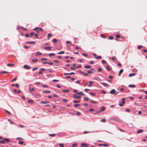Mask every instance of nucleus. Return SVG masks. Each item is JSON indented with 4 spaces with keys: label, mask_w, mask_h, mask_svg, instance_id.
Here are the masks:
<instances>
[{
    "label": "nucleus",
    "mask_w": 147,
    "mask_h": 147,
    "mask_svg": "<svg viewBox=\"0 0 147 147\" xmlns=\"http://www.w3.org/2000/svg\"><path fill=\"white\" fill-rule=\"evenodd\" d=\"M38 61V60L37 59H33L32 61L33 62H36Z\"/></svg>",
    "instance_id": "49"
},
{
    "label": "nucleus",
    "mask_w": 147,
    "mask_h": 147,
    "mask_svg": "<svg viewBox=\"0 0 147 147\" xmlns=\"http://www.w3.org/2000/svg\"><path fill=\"white\" fill-rule=\"evenodd\" d=\"M73 97L74 98L76 99H79L81 98L80 96H77L76 94H74L73 95Z\"/></svg>",
    "instance_id": "1"
},
{
    "label": "nucleus",
    "mask_w": 147,
    "mask_h": 147,
    "mask_svg": "<svg viewBox=\"0 0 147 147\" xmlns=\"http://www.w3.org/2000/svg\"><path fill=\"white\" fill-rule=\"evenodd\" d=\"M89 133V131H84L83 132V134H86L88 133Z\"/></svg>",
    "instance_id": "55"
},
{
    "label": "nucleus",
    "mask_w": 147,
    "mask_h": 147,
    "mask_svg": "<svg viewBox=\"0 0 147 147\" xmlns=\"http://www.w3.org/2000/svg\"><path fill=\"white\" fill-rule=\"evenodd\" d=\"M34 90L33 88H32L31 89H30V88H29V90L31 92H32V91H34Z\"/></svg>",
    "instance_id": "42"
},
{
    "label": "nucleus",
    "mask_w": 147,
    "mask_h": 147,
    "mask_svg": "<svg viewBox=\"0 0 147 147\" xmlns=\"http://www.w3.org/2000/svg\"><path fill=\"white\" fill-rule=\"evenodd\" d=\"M74 67H71L70 68V69L72 70H74L76 69V68L75 67H74L76 66V65H73Z\"/></svg>",
    "instance_id": "13"
},
{
    "label": "nucleus",
    "mask_w": 147,
    "mask_h": 147,
    "mask_svg": "<svg viewBox=\"0 0 147 147\" xmlns=\"http://www.w3.org/2000/svg\"><path fill=\"white\" fill-rule=\"evenodd\" d=\"M128 86L130 88H134L135 87V85H129Z\"/></svg>",
    "instance_id": "23"
},
{
    "label": "nucleus",
    "mask_w": 147,
    "mask_h": 147,
    "mask_svg": "<svg viewBox=\"0 0 147 147\" xmlns=\"http://www.w3.org/2000/svg\"><path fill=\"white\" fill-rule=\"evenodd\" d=\"M80 80H78V81H76V83H78V84H80Z\"/></svg>",
    "instance_id": "59"
},
{
    "label": "nucleus",
    "mask_w": 147,
    "mask_h": 147,
    "mask_svg": "<svg viewBox=\"0 0 147 147\" xmlns=\"http://www.w3.org/2000/svg\"><path fill=\"white\" fill-rule=\"evenodd\" d=\"M56 135L55 134H49V136H50L53 137L55 136Z\"/></svg>",
    "instance_id": "34"
},
{
    "label": "nucleus",
    "mask_w": 147,
    "mask_h": 147,
    "mask_svg": "<svg viewBox=\"0 0 147 147\" xmlns=\"http://www.w3.org/2000/svg\"><path fill=\"white\" fill-rule=\"evenodd\" d=\"M3 140H5V142H6L7 143H8L10 141V140L7 138H3Z\"/></svg>",
    "instance_id": "4"
},
{
    "label": "nucleus",
    "mask_w": 147,
    "mask_h": 147,
    "mask_svg": "<svg viewBox=\"0 0 147 147\" xmlns=\"http://www.w3.org/2000/svg\"><path fill=\"white\" fill-rule=\"evenodd\" d=\"M100 83L104 86H107V84L105 83L101 82Z\"/></svg>",
    "instance_id": "17"
},
{
    "label": "nucleus",
    "mask_w": 147,
    "mask_h": 147,
    "mask_svg": "<svg viewBox=\"0 0 147 147\" xmlns=\"http://www.w3.org/2000/svg\"><path fill=\"white\" fill-rule=\"evenodd\" d=\"M100 121H102V122H105V121H106V119H101L100 120Z\"/></svg>",
    "instance_id": "46"
},
{
    "label": "nucleus",
    "mask_w": 147,
    "mask_h": 147,
    "mask_svg": "<svg viewBox=\"0 0 147 147\" xmlns=\"http://www.w3.org/2000/svg\"><path fill=\"white\" fill-rule=\"evenodd\" d=\"M7 120L11 124H13V122L10 119H8Z\"/></svg>",
    "instance_id": "24"
},
{
    "label": "nucleus",
    "mask_w": 147,
    "mask_h": 147,
    "mask_svg": "<svg viewBox=\"0 0 147 147\" xmlns=\"http://www.w3.org/2000/svg\"><path fill=\"white\" fill-rule=\"evenodd\" d=\"M52 81L54 82H59V80H58L54 79L52 80Z\"/></svg>",
    "instance_id": "60"
},
{
    "label": "nucleus",
    "mask_w": 147,
    "mask_h": 147,
    "mask_svg": "<svg viewBox=\"0 0 147 147\" xmlns=\"http://www.w3.org/2000/svg\"><path fill=\"white\" fill-rule=\"evenodd\" d=\"M5 143V140H3V138L0 141V144H4Z\"/></svg>",
    "instance_id": "26"
},
{
    "label": "nucleus",
    "mask_w": 147,
    "mask_h": 147,
    "mask_svg": "<svg viewBox=\"0 0 147 147\" xmlns=\"http://www.w3.org/2000/svg\"><path fill=\"white\" fill-rule=\"evenodd\" d=\"M34 34V33L33 32H31L30 34V36H32Z\"/></svg>",
    "instance_id": "52"
},
{
    "label": "nucleus",
    "mask_w": 147,
    "mask_h": 147,
    "mask_svg": "<svg viewBox=\"0 0 147 147\" xmlns=\"http://www.w3.org/2000/svg\"><path fill=\"white\" fill-rule=\"evenodd\" d=\"M62 90V91L64 92H69V90H64L63 89Z\"/></svg>",
    "instance_id": "32"
},
{
    "label": "nucleus",
    "mask_w": 147,
    "mask_h": 147,
    "mask_svg": "<svg viewBox=\"0 0 147 147\" xmlns=\"http://www.w3.org/2000/svg\"><path fill=\"white\" fill-rule=\"evenodd\" d=\"M77 145V144L76 143H74V144H73L72 145V146L73 147H74L75 146H76Z\"/></svg>",
    "instance_id": "63"
},
{
    "label": "nucleus",
    "mask_w": 147,
    "mask_h": 147,
    "mask_svg": "<svg viewBox=\"0 0 147 147\" xmlns=\"http://www.w3.org/2000/svg\"><path fill=\"white\" fill-rule=\"evenodd\" d=\"M142 47V46L139 45L138 46V49H140Z\"/></svg>",
    "instance_id": "57"
},
{
    "label": "nucleus",
    "mask_w": 147,
    "mask_h": 147,
    "mask_svg": "<svg viewBox=\"0 0 147 147\" xmlns=\"http://www.w3.org/2000/svg\"><path fill=\"white\" fill-rule=\"evenodd\" d=\"M5 111L7 113V114H8L9 115H10L11 113L10 112L6 110H5Z\"/></svg>",
    "instance_id": "44"
},
{
    "label": "nucleus",
    "mask_w": 147,
    "mask_h": 147,
    "mask_svg": "<svg viewBox=\"0 0 147 147\" xmlns=\"http://www.w3.org/2000/svg\"><path fill=\"white\" fill-rule=\"evenodd\" d=\"M92 73H93V72L92 71H91L90 70H88V74H90Z\"/></svg>",
    "instance_id": "54"
},
{
    "label": "nucleus",
    "mask_w": 147,
    "mask_h": 147,
    "mask_svg": "<svg viewBox=\"0 0 147 147\" xmlns=\"http://www.w3.org/2000/svg\"><path fill=\"white\" fill-rule=\"evenodd\" d=\"M53 41L54 43H56L57 42V40L56 39H54L53 40Z\"/></svg>",
    "instance_id": "28"
},
{
    "label": "nucleus",
    "mask_w": 147,
    "mask_h": 147,
    "mask_svg": "<svg viewBox=\"0 0 147 147\" xmlns=\"http://www.w3.org/2000/svg\"><path fill=\"white\" fill-rule=\"evenodd\" d=\"M105 107H102L101 108V111H104L105 110Z\"/></svg>",
    "instance_id": "22"
},
{
    "label": "nucleus",
    "mask_w": 147,
    "mask_h": 147,
    "mask_svg": "<svg viewBox=\"0 0 147 147\" xmlns=\"http://www.w3.org/2000/svg\"><path fill=\"white\" fill-rule=\"evenodd\" d=\"M43 93H50L51 92L50 91H43Z\"/></svg>",
    "instance_id": "27"
},
{
    "label": "nucleus",
    "mask_w": 147,
    "mask_h": 147,
    "mask_svg": "<svg viewBox=\"0 0 147 147\" xmlns=\"http://www.w3.org/2000/svg\"><path fill=\"white\" fill-rule=\"evenodd\" d=\"M49 55L50 57L53 56L55 55V54L54 53H51L49 54Z\"/></svg>",
    "instance_id": "25"
},
{
    "label": "nucleus",
    "mask_w": 147,
    "mask_h": 147,
    "mask_svg": "<svg viewBox=\"0 0 147 147\" xmlns=\"http://www.w3.org/2000/svg\"><path fill=\"white\" fill-rule=\"evenodd\" d=\"M41 103L42 104H46V101H42L41 102Z\"/></svg>",
    "instance_id": "61"
},
{
    "label": "nucleus",
    "mask_w": 147,
    "mask_h": 147,
    "mask_svg": "<svg viewBox=\"0 0 147 147\" xmlns=\"http://www.w3.org/2000/svg\"><path fill=\"white\" fill-rule=\"evenodd\" d=\"M28 102L29 103H33V101L32 100H29L28 101Z\"/></svg>",
    "instance_id": "20"
},
{
    "label": "nucleus",
    "mask_w": 147,
    "mask_h": 147,
    "mask_svg": "<svg viewBox=\"0 0 147 147\" xmlns=\"http://www.w3.org/2000/svg\"><path fill=\"white\" fill-rule=\"evenodd\" d=\"M102 64H106V62L105 60H102Z\"/></svg>",
    "instance_id": "47"
},
{
    "label": "nucleus",
    "mask_w": 147,
    "mask_h": 147,
    "mask_svg": "<svg viewBox=\"0 0 147 147\" xmlns=\"http://www.w3.org/2000/svg\"><path fill=\"white\" fill-rule=\"evenodd\" d=\"M102 58V57L100 56H98L97 57H96V59H100Z\"/></svg>",
    "instance_id": "38"
},
{
    "label": "nucleus",
    "mask_w": 147,
    "mask_h": 147,
    "mask_svg": "<svg viewBox=\"0 0 147 147\" xmlns=\"http://www.w3.org/2000/svg\"><path fill=\"white\" fill-rule=\"evenodd\" d=\"M82 92L80 91V92H77L76 93V94H77L81 95V94H82Z\"/></svg>",
    "instance_id": "31"
},
{
    "label": "nucleus",
    "mask_w": 147,
    "mask_h": 147,
    "mask_svg": "<svg viewBox=\"0 0 147 147\" xmlns=\"http://www.w3.org/2000/svg\"><path fill=\"white\" fill-rule=\"evenodd\" d=\"M24 143V142L23 141H20L18 142L19 144H22Z\"/></svg>",
    "instance_id": "33"
},
{
    "label": "nucleus",
    "mask_w": 147,
    "mask_h": 147,
    "mask_svg": "<svg viewBox=\"0 0 147 147\" xmlns=\"http://www.w3.org/2000/svg\"><path fill=\"white\" fill-rule=\"evenodd\" d=\"M136 75L134 73H131L129 75V77H130L132 76H134Z\"/></svg>",
    "instance_id": "18"
},
{
    "label": "nucleus",
    "mask_w": 147,
    "mask_h": 147,
    "mask_svg": "<svg viewBox=\"0 0 147 147\" xmlns=\"http://www.w3.org/2000/svg\"><path fill=\"white\" fill-rule=\"evenodd\" d=\"M90 101L91 103H96V101H93L92 100H90Z\"/></svg>",
    "instance_id": "45"
},
{
    "label": "nucleus",
    "mask_w": 147,
    "mask_h": 147,
    "mask_svg": "<svg viewBox=\"0 0 147 147\" xmlns=\"http://www.w3.org/2000/svg\"><path fill=\"white\" fill-rule=\"evenodd\" d=\"M59 145L61 147H63L64 146V144H63L60 143L59 144Z\"/></svg>",
    "instance_id": "43"
},
{
    "label": "nucleus",
    "mask_w": 147,
    "mask_h": 147,
    "mask_svg": "<svg viewBox=\"0 0 147 147\" xmlns=\"http://www.w3.org/2000/svg\"><path fill=\"white\" fill-rule=\"evenodd\" d=\"M80 105L79 104H75L74 105V106L75 107H77L79 106Z\"/></svg>",
    "instance_id": "39"
},
{
    "label": "nucleus",
    "mask_w": 147,
    "mask_h": 147,
    "mask_svg": "<svg viewBox=\"0 0 147 147\" xmlns=\"http://www.w3.org/2000/svg\"><path fill=\"white\" fill-rule=\"evenodd\" d=\"M143 131H144V130L142 129H139L138 130V131L137 132V134H139V133H140L143 132Z\"/></svg>",
    "instance_id": "8"
},
{
    "label": "nucleus",
    "mask_w": 147,
    "mask_h": 147,
    "mask_svg": "<svg viewBox=\"0 0 147 147\" xmlns=\"http://www.w3.org/2000/svg\"><path fill=\"white\" fill-rule=\"evenodd\" d=\"M16 139L18 140H23V139L22 138H20V137H18V138H17Z\"/></svg>",
    "instance_id": "30"
},
{
    "label": "nucleus",
    "mask_w": 147,
    "mask_h": 147,
    "mask_svg": "<svg viewBox=\"0 0 147 147\" xmlns=\"http://www.w3.org/2000/svg\"><path fill=\"white\" fill-rule=\"evenodd\" d=\"M116 37L117 38H119L120 37V36L118 34V35H116Z\"/></svg>",
    "instance_id": "62"
},
{
    "label": "nucleus",
    "mask_w": 147,
    "mask_h": 147,
    "mask_svg": "<svg viewBox=\"0 0 147 147\" xmlns=\"http://www.w3.org/2000/svg\"><path fill=\"white\" fill-rule=\"evenodd\" d=\"M106 68L109 71H110L111 70V68H110V66L109 65L106 66Z\"/></svg>",
    "instance_id": "12"
},
{
    "label": "nucleus",
    "mask_w": 147,
    "mask_h": 147,
    "mask_svg": "<svg viewBox=\"0 0 147 147\" xmlns=\"http://www.w3.org/2000/svg\"><path fill=\"white\" fill-rule=\"evenodd\" d=\"M41 53L40 52H36L35 55L36 56H38V55H41Z\"/></svg>",
    "instance_id": "10"
},
{
    "label": "nucleus",
    "mask_w": 147,
    "mask_h": 147,
    "mask_svg": "<svg viewBox=\"0 0 147 147\" xmlns=\"http://www.w3.org/2000/svg\"><path fill=\"white\" fill-rule=\"evenodd\" d=\"M101 112V111H96L94 113V114H98L99 113H100Z\"/></svg>",
    "instance_id": "36"
},
{
    "label": "nucleus",
    "mask_w": 147,
    "mask_h": 147,
    "mask_svg": "<svg viewBox=\"0 0 147 147\" xmlns=\"http://www.w3.org/2000/svg\"><path fill=\"white\" fill-rule=\"evenodd\" d=\"M100 36L103 38H106V36H105L104 34H100Z\"/></svg>",
    "instance_id": "40"
},
{
    "label": "nucleus",
    "mask_w": 147,
    "mask_h": 147,
    "mask_svg": "<svg viewBox=\"0 0 147 147\" xmlns=\"http://www.w3.org/2000/svg\"><path fill=\"white\" fill-rule=\"evenodd\" d=\"M84 99L85 101H87L89 100V98L87 97H84Z\"/></svg>",
    "instance_id": "21"
},
{
    "label": "nucleus",
    "mask_w": 147,
    "mask_h": 147,
    "mask_svg": "<svg viewBox=\"0 0 147 147\" xmlns=\"http://www.w3.org/2000/svg\"><path fill=\"white\" fill-rule=\"evenodd\" d=\"M115 92H116L115 90L114 89H113V90H111L110 91V93L111 94H113L115 93Z\"/></svg>",
    "instance_id": "5"
},
{
    "label": "nucleus",
    "mask_w": 147,
    "mask_h": 147,
    "mask_svg": "<svg viewBox=\"0 0 147 147\" xmlns=\"http://www.w3.org/2000/svg\"><path fill=\"white\" fill-rule=\"evenodd\" d=\"M45 50H51V47H44Z\"/></svg>",
    "instance_id": "6"
},
{
    "label": "nucleus",
    "mask_w": 147,
    "mask_h": 147,
    "mask_svg": "<svg viewBox=\"0 0 147 147\" xmlns=\"http://www.w3.org/2000/svg\"><path fill=\"white\" fill-rule=\"evenodd\" d=\"M45 70V69L43 68H41L40 69V71H39L38 73L40 74H42V71H44Z\"/></svg>",
    "instance_id": "3"
},
{
    "label": "nucleus",
    "mask_w": 147,
    "mask_h": 147,
    "mask_svg": "<svg viewBox=\"0 0 147 147\" xmlns=\"http://www.w3.org/2000/svg\"><path fill=\"white\" fill-rule=\"evenodd\" d=\"M9 72L6 71H2L1 72H0V75L1 74H7L9 73Z\"/></svg>",
    "instance_id": "9"
},
{
    "label": "nucleus",
    "mask_w": 147,
    "mask_h": 147,
    "mask_svg": "<svg viewBox=\"0 0 147 147\" xmlns=\"http://www.w3.org/2000/svg\"><path fill=\"white\" fill-rule=\"evenodd\" d=\"M102 146H108L109 145L107 144H102Z\"/></svg>",
    "instance_id": "50"
},
{
    "label": "nucleus",
    "mask_w": 147,
    "mask_h": 147,
    "mask_svg": "<svg viewBox=\"0 0 147 147\" xmlns=\"http://www.w3.org/2000/svg\"><path fill=\"white\" fill-rule=\"evenodd\" d=\"M93 83V82L92 81H90L89 82V84L88 86L89 87H90L92 86L91 84H92Z\"/></svg>",
    "instance_id": "15"
},
{
    "label": "nucleus",
    "mask_w": 147,
    "mask_h": 147,
    "mask_svg": "<svg viewBox=\"0 0 147 147\" xmlns=\"http://www.w3.org/2000/svg\"><path fill=\"white\" fill-rule=\"evenodd\" d=\"M89 111L92 112L94 111V109L92 108H91L89 109Z\"/></svg>",
    "instance_id": "53"
},
{
    "label": "nucleus",
    "mask_w": 147,
    "mask_h": 147,
    "mask_svg": "<svg viewBox=\"0 0 147 147\" xmlns=\"http://www.w3.org/2000/svg\"><path fill=\"white\" fill-rule=\"evenodd\" d=\"M102 71V69L100 67L98 69V71Z\"/></svg>",
    "instance_id": "56"
},
{
    "label": "nucleus",
    "mask_w": 147,
    "mask_h": 147,
    "mask_svg": "<svg viewBox=\"0 0 147 147\" xmlns=\"http://www.w3.org/2000/svg\"><path fill=\"white\" fill-rule=\"evenodd\" d=\"M52 36V34H49L47 35V38L49 39Z\"/></svg>",
    "instance_id": "16"
},
{
    "label": "nucleus",
    "mask_w": 147,
    "mask_h": 147,
    "mask_svg": "<svg viewBox=\"0 0 147 147\" xmlns=\"http://www.w3.org/2000/svg\"><path fill=\"white\" fill-rule=\"evenodd\" d=\"M17 79V78L16 77L15 78H14L13 80H11L12 82H13L15 81H16Z\"/></svg>",
    "instance_id": "58"
},
{
    "label": "nucleus",
    "mask_w": 147,
    "mask_h": 147,
    "mask_svg": "<svg viewBox=\"0 0 147 147\" xmlns=\"http://www.w3.org/2000/svg\"><path fill=\"white\" fill-rule=\"evenodd\" d=\"M123 69H121L120 70L119 73V76H120L121 75V74L123 72Z\"/></svg>",
    "instance_id": "14"
},
{
    "label": "nucleus",
    "mask_w": 147,
    "mask_h": 147,
    "mask_svg": "<svg viewBox=\"0 0 147 147\" xmlns=\"http://www.w3.org/2000/svg\"><path fill=\"white\" fill-rule=\"evenodd\" d=\"M42 87L44 88H48L49 86L46 84H43L42 86Z\"/></svg>",
    "instance_id": "29"
},
{
    "label": "nucleus",
    "mask_w": 147,
    "mask_h": 147,
    "mask_svg": "<svg viewBox=\"0 0 147 147\" xmlns=\"http://www.w3.org/2000/svg\"><path fill=\"white\" fill-rule=\"evenodd\" d=\"M24 68L26 69H28L31 68V67L28 65H24Z\"/></svg>",
    "instance_id": "2"
},
{
    "label": "nucleus",
    "mask_w": 147,
    "mask_h": 147,
    "mask_svg": "<svg viewBox=\"0 0 147 147\" xmlns=\"http://www.w3.org/2000/svg\"><path fill=\"white\" fill-rule=\"evenodd\" d=\"M80 101H78L77 100H74L73 101V102L74 103H79L80 102Z\"/></svg>",
    "instance_id": "19"
},
{
    "label": "nucleus",
    "mask_w": 147,
    "mask_h": 147,
    "mask_svg": "<svg viewBox=\"0 0 147 147\" xmlns=\"http://www.w3.org/2000/svg\"><path fill=\"white\" fill-rule=\"evenodd\" d=\"M26 43L27 44H35L36 42L34 41H30V42H26Z\"/></svg>",
    "instance_id": "7"
},
{
    "label": "nucleus",
    "mask_w": 147,
    "mask_h": 147,
    "mask_svg": "<svg viewBox=\"0 0 147 147\" xmlns=\"http://www.w3.org/2000/svg\"><path fill=\"white\" fill-rule=\"evenodd\" d=\"M113 39V37L112 36H110L108 38V39Z\"/></svg>",
    "instance_id": "41"
},
{
    "label": "nucleus",
    "mask_w": 147,
    "mask_h": 147,
    "mask_svg": "<svg viewBox=\"0 0 147 147\" xmlns=\"http://www.w3.org/2000/svg\"><path fill=\"white\" fill-rule=\"evenodd\" d=\"M101 92L102 93L105 94L106 93V91L105 90H102L101 91Z\"/></svg>",
    "instance_id": "48"
},
{
    "label": "nucleus",
    "mask_w": 147,
    "mask_h": 147,
    "mask_svg": "<svg viewBox=\"0 0 147 147\" xmlns=\"http://www.w3.org/2000/svg\"><path fill=\"white\" fill-rule=\"evenodd\" d=\"M89 93L91 95L95 96V94L94 93L90 92Z\"/></svg>",
    "instance_id": "37"
},
{
    "label": "nucleus",
    "mask_w": 147,
    "mask_h": 147,
    "mask_svg": "<svg viewBox=\"0 0 147 147\" xmlns=\"http://www.w3.org/2000/svg\"><path fill=\"white\" fill-rule=\"evenodd\" d=\"M15 86L17 88H18V87H19V84H16L15 85Z\"/></svg>",
    "instance_id": "64"
},
{
    "label": "nucleus",
    "mask_w": 147,
    "mask_h": 147,
    "mask_svg": "<svg viewBox=\"0 0 147 147\" xmlns=\"http://www.w3.org/2000/svg\"><path fill=\"white\" fill-rule=\"evenodd\" d=\"M91 66L90 65H88L86 66H84V68L86 69H89L91 68Z\"/></svg>",
    "instance_id": "11"
},
{
    "label": "nucleus",
    "mask_w": 147,
    "mask_h": 147,
    "mask_svg": "<svg viewBox=\"0 0 147 147\" xmlns=\"http://www.w3.org/2000/svg\"><path fill=\"white\" fill-rule=\"evenodd\" d=\"M54 62H55V63H59V61L58 60H55L53 61Z\"/></svg>",
    "instance_id": "51"
},
{
    "label": "nucleus",
    "mask_w": 147,
    "mask_h": 147,
    "mask_svg": "<svg viewBox=\"0 0 147 147\" xmlns=\"http://www.w3.org/2000/svg\"><path fill=\"white\" fill-rule=\"evenodd\" d=\"M64 53V52L63 51H61L60 52H58L57 53V54H63Z\"/></svg>",
    "instance_id": "35"
}]
</instances>
